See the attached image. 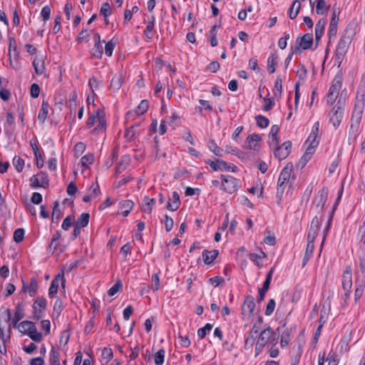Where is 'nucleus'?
Here are the masks:
<instances>
[{
    "label": "nucleus",
    "instance_id": "obj_4",
    "mask_svg": "<svg viewBox=\"0 0 365 365\" xmlns=\"http://www.w3.org/2000/svg\"><path fill=\"white\" fill-rule=\"evenodd\" d=\"M355 292L354 300L356 302L362 296L365 287V262L360 261L359 268L355 272Z\"/></svg>",
    "mask_w": 365,
    "mask_h": 365
},
{
    "label": "nucleus",
    "instance_id": "obj_33",
    "mask_svg": "<svg viewBox=\"0 0 365 365\" xmlns=\"http://www.w3.org/2000/svg\"><path fill=\"white\" fill-rule=\"evenodd\" d=\"M130 159L128 156L124 155L121 158L120 161L116 165L115 170L117 173H121L129 165Z\"/></svg>",
    "mask_w": 365,
    "mask_h": 365
},
{
    "label": "nucleus",
    "instance_id": "obj_1",
    "mask_svg": "<svg viewBox=\"0 0 365 365\" xmlns=\"http://www.w3.org/2000/svg\"><path fill=\"white\" fill-rule=\"evenodd\" d=\"M365 106L364 93H357L351 118L350 133L356 135L359 129Z\"/></svg>",
    "mask_w": 365,
    "mask_h": 365
},
{
    "label": "nucleus",
    "instance_id": "obj_27",
    "mask_svg": "<svg viewBox=\"0 0 365 365\" xmlns=\"http://www.w3.org/2000/svg\"><path fill=\"white\" fill-rule=\"evenodd\" d=\"M134 203L130 200H123L120 203V209L121 210L122 215L126 217L129 215L130 210L133 209Z\"/></svg>",
    "mask_w": 365,
    "mask_h": 365
},
{
    "label": "nucleus",
    "instance_id": "obj_13",
    "mask_svg": "<svg viewBox=\"0 0 365 365\" xmlns=\"http://www.w3.org/2000/svg\"><path fill=\"white\" fill-rule=\"evenodd\" d=\"M342 289L345 292V297H349L352 287L351 269L350 267H347L342 275Z\"/></svg>",
    "mask_w": 365,
    "mask_h": 365
},
{
    "label": "nucleus",
    "instance_id": "obj_61",
    "mask_svg": "<svg viewBox=\"0 0 365 365\" xmlns=\"http://www.w3.org/2000/svg\"><path fill=\"white\" fill-rule=\"evenodd\" d=\"M275 305L276 303L274 299H271L269 300L264 311V314L266 316H270L273 313L275 308Z\"/></svg>",
    "mask_w": 365,
    "mask_h": 365
},
{
    "label": "nucleus",
    "instance_id": "obj_48",
    "mask_svg": "<svg viewBox=\"0 0 365 365\" xmlns=\"http://www.w3.org/2000/svg\"><path fill=\"white\" fill-rule=\"evenodd\" d=\"M29 336L36 342H40L42 340V334L37 331L36 327H34L29 333Z\"/></svg>",
    "mask_w": 365,
    "mask_h": 365
},
{
    "label": "nucleus",
    "instance_id": "obj_17",
    "mask_svg": "<svg viewBox=\"0 0 365 365\" xmlns=\"http://www.w3.org/2000/svg\"><path fill=\"white\" fill-rule=\"evenodd\" d=\"M38 287V281L36 278H31L29 284H27L24 280L22 279L21 292L23 293L28 292L30 297H34L37 292Z\"/></svg>",
    "mask_w": 365,
    "mask_h": 365
},
{
    "label": "nucleus",
    "instance_id": "obj_57",
    "mask_svg": "<svg viewBox=\"0 0 365 365\" xmlns=\"http://www.w3.org/2000/svg\"><path fill=\"white\" fill-rule=\"evenodd\" d=\"M122 287V282L118 279L115 283L108 289V294L110 297L115 295Z\"/></svg>",
    "mask_w": 365,
    "mask_h": 365
},
{
    "label": "nucleus",
    "instance_id": "obj_32",
    "mask_svg": "<svg viewBox=\"0 0 365 365\" xmlns=\"http://www.w3.org/2000/svg\"><path fill=\"white\" fill-rule=\"evenodd\" d=\"M337 23L338 19H336L335 12L333 13V16L331 19L329 26V38L332 36H335L337 32Z\"/></svg>",
    "mask_w": 365,
    "mask_h": 365
},
{
    "label": "nucleus",
    "instance_id": "obj_52",
    "mask_svg": "<svg viewBox=\"0 0 365 365\" xmlns=\"http://www.w3.org/2000/svg\"><path fill=\"white\" fill-rule=\"evenodd\" d=\"M326 361L328 362V365H338L339 359L337 354L335 352L331 351L329 353Z\"/></svg>",
    "mask_w": 365,
    "mask_h": 365
},
{
    "label": "nucleus",
    "instance_id": "obj_62",
    "mask_svg": "<svg viewBox=\"0 0 365 365\" xmlns=\"http://www.w3.org/2000/svg\"><path fill=\"white\" fill-rule=\"evenodd\" d=\"M315 239H309L307 238V249L305 252V257H310L313 252V250L314 249V242Z\"/></svg>",
    "mask_w": 365,
    "mask_h": 365
},
{
    "label": "nucleus",
    "instance_id": "obj_2",
    "mask_svg": "<svg viewBox=\"0 0 365 365\" xmlns=\"http://www.w3.org/2000/svg\"><path fill=\"white\" fill-rule=\"evenodd\" d=\"M319 129V123L316 122L312 128V132L307 138V143H309V146L307 147L305 153L302 155V157L299 160L297 166L303 168L308 161L312 158V155L314 153L315 148L318 145L319 141L317 140L318 137Z\"/></svg>",
    "mask_w": 365,
    "mask_h": 365
},
{
    "label": "nucleus",
    "instance_id": "obj_45",
    "mask_svg": "<svg viewBox=\"0 0 365 365\" xmlns=\"http://www.w3.org/2000/svg\"><path fill=\"white\" fill-rule=\"evenodd\" d=\"M257 125L261 128H265L269 125V119L262 115H258L255 117Z\"/></svg>",
    "mask_w": 365,
    "mask_h": 365
},
{
    "label": "nucleus",
    "instance_id": "obj_51",
    "mask_svg": "<svg viewBox=\"0 0 365 365\" xmlns=\"http://www.w3.org/2000/svg\"><path fill=\"white\" fill-rule=\"evenodd\" d=\"M113 350L110 348H104L102 351L101 358L105 363H108L113 358Z\"/></svg>",
    "mask_w": 365,
    "mask_h": 365
},
{
    "label": "nucleus",
    "instance_id": "obj_22",
    "mask_svg": "<svg viewBox=\"0 0 365 365\" xmlns=\"http://www.w3.org/2000/svg\"><path fill=\"white\" fill-rule=\"evenodd\" d=\"M104 116V111L100 108L97 109L95 113L90 114L89 118L86 121V126L88 128H91L93 125L98 122V118H103Z\"/></svg>",
    "mask_w": 365,
    "mask_h": 365
},
{
    "label": "nucleus",
    "instance_id": "obj_43",
    "mask_svg": "<svg viewBox=\"0 0 365 365\" xmlns=\"http://www.w3.org/2000/svg\"><path fill=\"white\" fill-rule=\"evenodd\" d=\"M208 147H209L210 150L215 155L220 156V157H222L223 155L222 149L221 148H220L213 140H211L209 141Z\"/></svg>",
    "mask_w": 365,
    "mask_h": 365
},
{
    "label": "nucleus",
    "instance_id": "obj_44",
    "mask_svg": "<svg viewBox=\"0 0 365 365\" xmlns=\"http://www.w3.org/2000/svg\"><path fill=\"white\" fill-rule=\"evenodd\" d=\"M341 196L340 195H339L337 200H336V203L334 204V207H333V209H332V211L331 212V214L329 215V220H328V222H327V224L324 228V237H323V242L324 241L325 238H326V236L330 229V225H331V220H332V217H333V212H334L335 209H336V207L337 205V203H338V201L339 200Z\"/></svg>",
    "mask_w": 365,
    "mask_h": 365
},
{
    "label": "nucleus",
    "instance_id": "obj_21",
    "mask_svg": "<svg viewBox=\"0 0 365 365\" xmlns=\"http://www.w3.org/2000/svg\"><path fill=\"white\" fill-rule=\"evenodd\" d=\"M145 21L147 22V26L144 30V34L148 40H151L154 37L153 31L155 28V17L154 15H152Z\"/></svg>",
    "mask_w": 365,
    "mask_h": 365
},
{
    "label": "nucleus",
    "instance_id": "obj_18",
    "mask_svg": "<svg viewBox=\"0 0 365 365\" xmlns=\"http://www.w3.org/2000/svg\"><path fill=\"white\" fill-rule=\"evenodd\" d=\"M255 308V299L252 296L246 297L242 306V314L245 316H250L252 314Z\"/></svg>",
    "mask_w": 365,
    "mask_h": 365
},
{
    "label": "nucleus",
    "instance_id": "obj_39",
    "mask_svg": "<svg viewBox=\"0 0 365 365\" xmlns=\"http://www.w3.org/2000/svg\"><path fill=\"white\" fill-rule=\"evenodd\" d=\"M60 217L61 210L59 207V203L58 201H56L53 204L51 222L53 223H58Z\"/></svg>",
    "mask_w": 365,
    "mask_h": 365
},
{
    "label": "nucleus",
    "instance_id": "obj_47",
    "mask_svg": "<svg viewBox=\"0 0 365 365\" xmlns=\"http://www.w3.org/2000/svg\"><path fill=\"white\" fill-rule=\"evenodd\" d=\"M274 271V269L273 267L269 269V271L267 274L266 279L263 283V286L262 288H260V289L265 291V292L268 291V289L269 288L270 282L272 279V275H273Z\"/></svg>",
    "mask_w": 365,
    "mask_h": 365
},
{
    "label": "nucleus",
    "instance_id": "obj_60",
    "mask_svg": "<svg viewBox=\"0 0 365 365\" xmlns=\"http://www.w3.org/2000/svg\"><path fill=\"white\" fill-rule=\"evenodd\" d=\"M111 13L112 11L110 4L107 2L103 3L100 10V14L104 16L105 17H108L111 14Z\"/></svg>",
    "mask_w": 365,
    "mask_h": 365
},
{
    "label": "nucleus",
    "instance_id": "obj_23",
    "mask_svg": "<svg viewBox=\"0 0 365 365\" xmlns=\"http://www.w3.org/2000/svg\"><path fill=\"white\" fill-rule=\"evenodd\" d=\"M180 205V195L176 191H174L172 193V197L169 200L168 202L167 209H168L170 211H175L179 208Z\"/></svg>",
    "mask_w": 365,
    "mask_h": 365
},
{
    "label": "nucleus",
    "instance_id": "obj_34",
    "mask_svg": "<svg viewBox=\"0 0 365 365\" xmlns=\"http://www.w3.org/2000/svg\"><path fill=\"white\" fill-rule=\"evenodd\" d=\"M106 129V121L105 116L101 118H98V122L96 123V126L92 130V134H98L105 131Z\"/></svg>",
    "mask_w": 365,
    "mask_h": 365
},
{
    "label": "nucleus",
    "instance_id": "obj_38",
    "mask_svg": "<svg viewBox=\"0 0 365 365\" xmlns=\"http://www.w3.org/2000/svg\"><path fill=\"white\" fill-rule=\"evenodd\" d=\"M90 215L88 213H82L78 218L76 225L83 228L86 227L89 222Z\"/></svg>",
    "mask_w": 365,
    "mask_h": 365
},
{
    "label": "nucleus",
    "instance_id": "obj_14",
    "mask_svg": "<svg viewBox=\"0 0 365 365\" xmlns=\"http://www.w3.org/2000/svg\"><path fill=\"white\" fill-rule=\"evenodd\" d=\"M221 187L223 190L229 193H232L237 188V180L232 176L221 175Z\"/></svg>",
    "mask_w": 365,
    "mask_h": 365
},
{
    "label": "nucleus",
    "instance_id": "obj_31",
    "mask_svg": "<svg viewBox=\"0 0 365 365\" xmlns=\"http://www.w3.org/2000/svg\"><path fill=\"white\" fill-rule=\"evenodd\" d=\"M48 112V104L46 101H43L41 104V109L39 110L38 115V120L43 123L46 119L47 115Z\"/></svg>",
    "mask_w": 365,
    "mask_h": 365
},
{
    "label": "nucleus",
    "instance_id": "obj_28",
    "mask_svg": "<svg viewBox=\"0 0 365 365\" xmlns=\"http://www.w3.org/2000/svg\"><path fill=\"white\" fill-rule=\"evenodd\" d=\"M33 66L37 75H42L44 73L45 66L42 58L35 57L33 61Z\"/></svg>",
    "mask_w": 365,
    "mask_h": 365
},
{
    "label": "nucleus",
    "instance_id": "obj_7",
    "mask_svg": "<svg viewBox=\"0 0 365 365\" xmlns=\"http://www.w3.org/2000/svg\"><path fill=\"white\" fill-rule=\"evenodd\" d=\"M344 114V107L340 101L334 106L329 113L330 122L333 124L335 128H338L340 125Z\"/></svg>",
    "mask_w": 365,
    "mask_h": 365
},
{
    "label": "nucleus",
    "instance_id": "obj_46",
    "mask_svg": "<svg viewBox=\"0 0 365 365\" xmlns=\"http://www.w3.org/2000/svg\"><path fill=\"white\" fill-rule=\"evenodd\" d=\"M93 160L94 156L91 153L83 156L81 159L82 167L84 168H88L90 165L93 164Z\"/></svg>",
    "mask_w": 365,
    "mask_h": 365
},
{
    "label": "nucleus",
    "instance_id": "obj_6",
    "mask_svg": "<svg viewBox=\"0 0 365 365\" xmlns=\"http://www.w3.org/2000/svg\"><path fill=\"white\" fill-rule=\"evenodd\" d=\"M351 42V38L349 36L343 35L340 38L335 51L336 60L339 63L341 62L346 55Z\"/></svg>",
    "mask_w": 365,
    "mask_h": 365
},
{
    "label": "nucleus",
    "instance_id": "obj_50",
    "mask_svg": "<svg viewBox=\"0 0 365 365\" xmlns=\"http://www.w3.org/2000/svg\"><path fill=\"white\" fill-rule=\"evenodd\" d=\"M13 165L17 172L21 173L24 167V160L19 156H15L13 159Z\"/></svg>",
    "mask_w": 365,
    "mask_h": 365
},
{
    "label": "nucleus",
    "instance_id": "obj_10",
    "mask_svg": "<svg viewBox=\"0 0 365 365\" xmlns=\"http://www.w3.org/2000/svg\"><path fill=\"white\" fill-rule=\"evenodd\" d=\"M31 186L37 187L46 188L49 185V180L47 173L44 172H40L36 175H33L30 178Z\"/></svg>",
    "mask_w": 365,
    "mask_h": 365
},
{
    "label": "nucleus",
    "instance_id": "obj_24",
    "mask_svg": "<svg viewBox=\"0 0 365 365\" xmlns=\"http://www.w3.org/2000/svg\"><path fill=\"white\" fill-rule=\"evenodd\" d=\"M219 254L218 250H212L210 251L204 250L202 252V259L203 262L206 264H211L217 257Z\"/></svg>",
    "mask_w": 365,
    "mask_h": 365
},
{
    "label": "nucleus",
    "instance_id": "obj_29",
    "mask_svg": "<svg viewBox=\"0 0 365 365\" xmlns=\"http://www.w3.org/2000/svg\"><path fill=\"white\" fill-rule=\"evenodd\" d=\"M301 9V2L299 0H295L289 9V16L291 19H294Z\"/></svg>",
    "mask_w": 365,
    "mask_h": 365
},
{
    "label": "nucleus",
    "instance_id": "obj_63",
    "mask_svg": "<svg viewBox=\"0 0 365 365\" xmlns=\"http://www.w3.org/2000/svg\"><path fill=\"white\" fill-rule=\"evenodd\" d=\"M73 217H72L71 215L67 216L63 220V222L62 223V225H61L62 229L64 230H68L73 225Z\"/></svg>",
    "mask_w": 365,
    "mask_h": 365
},
{
    "label": "nucleus",
    "instance_id": "obj_40",
    "mask_svg": "<svg viewBox=\"0 0 365 365\" xmlns=\"http://www.w3.org/2000/svg\"><path fill=\"white\" fill-rule=\"evenodd\" d=\"M103 53V49L101 42H96L92 48V55L98 58H101Z\"/></svg>",
    "mask_w": 365,
    "mask_h": 365
},
{
    "label": "nucleus",
    "instance_id": "obj_53",
    "mask_svg": "<svg viewBox=\"0 0 365 365\" xmlns=\"http://www.w3.org/2000/svg\"><path fill=\"white\" fill-rule=\"evenodd\" d=\"M212 325L210 323H207L203 327L197 330V336L200 339H203L207 332L212 330Z\"/></svg>",
    "mask_w": 365,
    "mask_h": 365
},
{
    "label": "nucleus",
    "instance_id": "obj_11",
    "mask_svg": "<svg viewBox=\"0 0 365 365\" xmlns=\"http://www.w3.org/2000/svg\"><path fill=\"white\" fill-rule=\"evenodd\" d=\"M273 148L274 149V155L275 158L279 160H282L285 159L289 155L292 148V143L291 141L288 140L284 142L280 146L277 145V146H274Z\"/></svg>",
    "mask_w": 365,
    "mask_h": 365
},
{
    "label": "nucleus",
    "instance_id": "obj_54",
    "mask_svg": "<svg viewBox=\"0 0 365 365\" xmlns=\"http://www.w3.org/2000/svg\"><path fill=\"white\" fill-rule=\"evenodd\" d=\"M122 86V78L120 75L114 76L110 81V87L118 90Z\"/></svg>",
    "mask_w": 365,
    "mask_h": 365
},
{
    "label": "nucleus",
    "instance_id": "obj_8",
    "mask_svg": "<svg viewBox=\"0 0 365 365\" xmlns=\"http://www.w3.org/2000/svg\"><path fill=\"white\" fill-rule=\"evenodd\" d=\"M46 300L43 297H37L32 305L33 318L39 320L43 317V312L46 309Z\"/></svg>",
    "mask_w": 365,
    "mask_h": 365
},
{
    "label": "nucleus",
    "instance_id": "obj_58",
    "mask_svg": "<svg viewBox=\"0 0 365 365\" xmlns=\"http://www.w3.org/2000/svg\"><path fill=\"white\" fill-rule=\"evenodd\" d=\"M24 230L23 228H18L14 231V240L19 243L23 241L24 237Z\"/></svg>",
    "mask_w": 365,
    "mask_h": 365
},
{
    "label": "nucleus",
    "instance_id": "obj_37",
    "mask_svg": "<svg viewBox=\"0 0 365 365\" xmlns=\"http://www.w3.org/2000/svg\"><path fill=\"white\" fill-rule=\"evenodd\" d=\"M329 7L327 6L324 0H317L316 11L317 14H324L329 10Z\"/></svg>",
    "mask_w": 365,
    "mask_h": 365
},
{
    "label": "nucleus",
    "instance_id": "obj_20",
    "mask_svg": "<svg viewBox=\"0 0 365 365\" xmlns=\"http://www.w3.org/2000/svg\"><path fill=\"white\" fill-rule=\"evenodd\" d=\"M322 220L319 218L317 216H315L310 225V228L308 232L307 238L309 239H316L318 232L319 230V227L321 226Z\"/></svg>",
    "mask_w": 365,
    "mask_h": 365
},
{
    "label": "nucleus",
    "instance_id": "obj_12",
    "mask_svg": "<svg viewBox=\"0 0 365 365\" xmlns=\"http://www.w3.org/2000/svg\"><path fill=\"white\" fill-rule=\"evenodd\" d=\"M259 344L266 345L268 343H276L275 334L272 328L269 327L264 329L260 332L257 341Z\"/></svg>",
    "mask_w": 365,
    "mask_h": 365
},
{
    "label": "nucleus",
    "instance_id": "obj_25",
    "mask_svg": "<svg viewBox=\"0 0 365 365\" xmlns=\"http://www.w3.org/2000/svg\"><path fill=\"white\" fill-rule=\"evenodd\" d=\"M155 201L153 198H150L148 196L143 197L141 210L143 212L150 214L153 208Z\"/></svg>",
    "mask_w": 365,
    "mask_h": 365
},
{
    "label": "nucleus",
    "instance_id": "obj_64",
    "mask_svg": "<svg viewBox=\"0 0 365 365\" xmlns=\"http://www.w3.org/2000/svg\"><path fill=\"white\" fill-rule=\"evenodd\" d=\"M41 88L37 83H33L31 86L30 94L32 98H37L40 94Z\"/></svg>",
    "mask_w": 365,
    "mask_h": 365
},
{
    "label": "nucleus",
    "instance_id": "obj_42",
    "mask_svg": "<svg viewBox=\"0 0 365 365\" xmlns=\"http://www.w3.org/2000/svg\"><path fill=\"white\" fill-rule=\"evenodd\" d=\"M149 102L147 100H143L135 110L138 115L144 114L148 109Z\"/></svg>",
    "mask_w": 365,
    "mask_h": 365
},
{
    "label": "nucleus",
    "instance_id": "obj_41",
    "mask_svg": "<svg viewBox=\"0 0 365 365\" xmlns=\"http://www.w3.org/2000/svg\"><path fill=\"white\" fill-rule=\"evenodd\" d=\"M34 327L35 324L31 321H23L19 324V328L21 331L29 333Z\"/></svg>",
    "mask_w": 365,
    "mask_h": 365
},
{
    "label": "nucleus",
    "instance_id": "obj_56",
    "mask_svg": "<svg viewBox=\"0 0 365 365\" xmlns=\"http://www.w3.org/2000/svg\"><path fill=\"white\" fill-rule=\"evenodd\" d=\"M85 150H86V145L83 143L79 142V143H76L73 148L74 155L76 158H78L80 155H81L83 154V153L85 151Z\"/></svg>",
    "mask_w": 365,
    "mask_h": 365
},
{
    "label": "nucleus",
    "instance_id": "obj_49",
    "mask_svg": "<svg viewBox=\"0 0 365 365\" xmlns=\"http://www.w3.org/2000/svg\"><path fill=\"white\" fill-rule=\"evenodd\" d=\"M260 254L261 255H258L256 253H251L249 255L250 259L251 261L255 262L259 267H261L262 266V264H260V262H259V259H261L262 257H266V254L262 250L260 251Z\"/></svg>",
    "mask_w": 365,
    "mask_h": 365
},
{
    "label": "nucleus",
    "instance_id": "obj_9",
    "mask_svg": "<svg viewBox=\"0 0 365 365\" xmlns=\"http://www.w3.org/2000/svg\"><path fill=\"white\" fill-rule=\"evenodd\" d=\"M61 283V287L65 289L66 279L64 277V272L62 269L56 277L51 281L49 289L48 296L53 298L57 293L59 284Z\"/></svg>",
    "mask_w": 365,
    "mask_h": 365
},
{
    "label": "nucleus",
    "instance_id": "obj_26",
    "mask_svg": "<svg viewBox=\"0 0 365 365\" xmlns=\"http://www.w3.org/2000/svg\"><path fill=\"white\" fill-rule=\"evenodd\" d=\"M24 305L18 304L16 307V312L14 317L12 319L11 323L14 328L16 327L17 323L24 317Z\"/></svg>",
    "mask_w": 365,
    "mask_h": 365
},
{
    "label": "nucleus",
    "instance_id": "obj_3",
    "mask_svg": "<svg viewBox=\"0 0 365 365\" xmlns=\"http://www.w3.org/2000/svg\"><path fill=\"white\" fill-rule=\"evenodd\" d=\"M293 164L288 163L280 173L277 190V197L279 199L282 198L285 188L287 185L291 187L295 180V176L292 174Z\"/></svg>",
    "mask_w": 365,
    "mask_h": 365
},
{
    "label": "nucleus",
    "instance_id": "obj_35",
    "mask_svg": "<svg viewBox=\"0 0 365 365\" xmlns=\"http://www.w3.org/2000/svg\"><path fill=\"white\" fill-rule=\"evenodd\" d=\"M30 145L32 148L35 158L36 160V166L38 168H41L43 167V162L41 163H38V158H41V154L39 153L37 143L36 141L31 140Z\"/></svg>",
    "mask_w": 365,
    "mask_h": 365
},
{
    "label": "nucleus",
    "instance_id": "obj_15",
    "mask_svg": "<svg viewBox=\"0 0 365 365\" xmlns=\"http://www.w3.org/2000/svg\"><path fill=\"white\" fill-rule=\"evenodd\" d=\"M327 196L328 190L325 187H323L314 196V198L313 200V205L319 211H321L327 202Z\"/></svg>",
    "mask_w": 365,
    "mask_h": 365
},
{
    "label": "nucleus",
    "instance_id": "obj_5",
    "mask_svg": "<svg viewBox=\"0 0 365 365\" xmlns=\"http://www.w3.org/2000/svg\"><path fill=\"white\" fill-rule=\"evenodd\" d=\"M342 79V76L340 73H337L333 79L327 95V102L328 104L331 105L335 102L338 97L339 90L341 88Z\"/></svg>",
    "mask_w": 365,
    "mask_h": 365
},
{
    "label": "nucleus",
    "instance_id": "obj_55",
    "mask_svg": "<svg viewBox=\"0 0 365 365\" xmlns=\"http://www.w3.org/2000/svg\"><path fill=\"white\" fill-rule=\"evenodd\" d=\"M165 358V351L164 349H160L155 355H154V361L156 365H163L164 362Z\"/></svg>",
    "mask_w": 365,
    "mask_h": 365
},
{
    "label": "nucleus",
    "instance_id": "obj_16",
    "mask_svg": "<svg viewBox=\"0 0 365 365\" xmlns=\"http://www.w3.org/2000/svg\"><path fill=\"white\" fill-rule=\"evenodd\" d=\"M262 138L258 134H252L247 136L245 144L243 145L245 149H249L252 150H258L259 148V143Z\"/></svg>",
    "mask_w": 365,
    "mask_h": 365
},
{
    "label": "nucleus",
    "instance_id": "obj_36",
    "mask_svg": "<svg viewBox=\"0 0 365 365\" xmlns=\"http://www.w3.org/2000/svg\"><path fill=\"white\" fill-rule=\"evenodd\" d=\"M49 364L50 365L60 364V353L54 347H52L50 351Z\"/></svg>",
    "mask_w": 365,
    "mask_h": 365
},
{
    "label": "nucleus",
    "instance_id": "obj_30",
    "mask_svg": "<svg viewBox=\"0 0 365 365\" xmlns=\"http://www.w3.org/2000/svg\"><path fill=\"white\" fill-rule=\"evenodd\" d=\"M326 25V21L324 19H320L315 26V38L317 41H319L323 35L324 26Z\"/></svg>",
    "mask_w": 365,
    "mask_h": 365
},
{
    "label": "nucleus",
    "instance_id": "obj_59",
    "mask_svg": "<svg viewBox=\"0 0 365 365\" xmlns=\"http://www.w3.org/2000/svg\"><path fill=\"white\" fill-rule=\"evenodd\" d=\"M277 64V58L272 54L267 59L268 70L271 73L275 71V66Z\"/></svg>",
    "mask_w": 365,
    "mask_h": 365
},
{
    "label": "nucleus",
    "instance_id": "obj_19",
    "mask_svg": "<svg viewBox=\"0 0 365 365\" xmlns=\"http://www.w3.org/2000/svg\"><path fill=\"white\" fill-rule=\"evenodd\" d=\"M299 40V46L295 48V53H297V51H299V48L303 50H307L311 48L313 43V36L312 34H306L302 37H301L300 39H297V41Z\"/></svg>",
    "mask_w": 365,
    "mask_h": 365
}]
</instances>
